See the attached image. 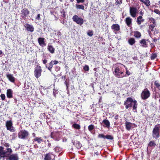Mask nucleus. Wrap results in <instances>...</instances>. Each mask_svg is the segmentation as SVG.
<instances>
[{
	"label": "nucleus",
	"instance_id": "7ed1b4c3",
	"mask_svg": "<svg viewBox=\"0 0 160 160\" xmlns=\"http://www.w3.org/2000/svg\"><path fill=\"white\" fill-rule=\"evenodd\" d=\"M160 128L159 124H158L155 126L152 132V136L153 138L157 139L159 137Z\"/></svg>",
	"mask_w": 160,
	"mask_h": 160
},
{
	"label": "nucleus",
	"instance_id": "052dcab7",
	"mask_svg": "<svg viewBox=\"0 0 160 160\" xmlns=\"http://www.w3.org/2000/svg\"><path fill=\"white\" fill-rule=\"evenodd\" d=\"M65 78H66V76H63L62 77V79H65Z\"/></svg>",
	"mask_w": 160,
	"mask_h": 160
},
{
	"label": "nucleus",
	"instance_id": "680f3d73",
	"mask_svg": "<svg viewBox=\"0 0 160 160\" xmlns=\"http://www.w3.org/2000/svg\"><path fill=\"white\" fill-rule=\"evenodd\" d=\"M117 4H120L122 3L121 1H120V2H118L117 1Z\"/></svg>",
	"mask_w": 160,
	"mask_h": 160
},
{
	"label": "nucleus",
	"instance_id": "20e7f679",
	"mask_svg": "<svg viewBox=\"0 0 160 160\" xmlns=\"http://www.w3.org/2000/svg\"><path fill=\"white\" fill-rule=\"evenodd\" d=\"M29 135L28 132L25 130H21L18 133V138H19L25 139H26Z\"/></svg>",
	"mask_w": 160,
	"mask_h": 160
},
{
	"label": "nucleus",
	"instance_id": "7c9ffc66",
	"mask_svg": "<svg viewBox=\"0 0 160 160\" xmlns=\"http://www.w3.org/2000/svg\"><path fill=\"white\" fill-rule=\"evenodd\" d=\"M134 36L137 38H139L141 36V33L138 31H136L134 33Z\"/></svg>",
	"mask_w": 160,
	"mask_h": 160
},
{
	"label": "nucleus",
	"instance_id": "393cba45",
	"mask_svg": "<svg viewBox=\"0 0 160 160\" xmlns=\"http://www.w3.org/2000/svg\"><path fill=\"white\" fill-rule=\"evenodd\" d=\"M132 21V19L130 17H127L126 18V23L127 24V25L128 26H129L131 24Z\"/></svg>",
	"mask_w": 160,
	"mask_h": 160
},
{
	"label": "nucleus",
	"instance_id": "9b49d317",
	"mask_svg": "<svg viewBox=\"0 0 160 160\" xmlns=\"http://www.w3.org/2000/svg\"><path fill=\"white\" fill-rule=\"evenodd\" d=\"M149 21L151 23L150 25V28L153 29L156 25V22L155 19L152 17L148 18Z\"/></svg>",
	"mask_w": 160,
	"mask_h": 160
},
{
	"label": "nucleus",
	"instance_id": "473e14b6",
	"mask_svg": "<svg viewBox=\"0 0 160 160\" xmlns=\"http://www.w3.org/2000/svg\"><path fill=\"white\" fill-rule=\"evenodd\" d=\"M76 7L77 9H82V10H84V6L82 5L76 4Z\"/></svg>",
	"mask_w": 160,
	"mask_h": 160
},
{
	"label": "nucleus",
	"instance_id": "bb28decb",
	"mask_svg": "<svg viewBox=\"0 0 160 160\" xmlns=\"http://www.w3.org/2000/svg\"><path fill=\"white\" fill-rule=\"evenodd\" d=\"M33 141L37 142L38 143L40 144L43 141V140L41 138L37 137H35L33 139Z\"/></svg>",
	"mask_w": 160,
	"mask_h": 160
},
{
	"label": "nucleus",
	"instance_id": "a878e982",
	"mask_svg": "<svg viewBox=\"0 0 160 160\" xmlns=\"http://www.w3.org/2000/svg\"><path fill=\"white\" fill-rule=\"evenodd\" d=\"M144 21V20L142 19V16L138 17L137 18V22L138 25L141 24V23Z\"/></svg>",
	"mask_w": 160,
	"mask_h": 160
},
{
	"label": "nucleus",
	"instance_id": "c03bdc74",
	"mask_svg": "<svg viewBox=\"0 0 160 160\" xmlns=\"http://www.w3.org/2000/svg\"><path fill=\"white\" fill-rule=\"evenodd\" d=\"M154 12H155L156 13L158 14L159 15H160V11H159L157 9H155L154 10Z\"/></svg>",
	"mask_w": 160,
	"mask_h": 160
},
{
	"label": "nucleus",
	"instance_id": "4c0bfd02",
	"mask_svg": "<svg viewBox=\"0 0 160 160\" xmlns=\"http://www.w3.org/2000/svg\"><path fill=\"white\" fill-rule=\"evenodd\" d=\"M105 138L108 139L112 140L113 139L112 136L110 135H106L105 136Z\"/></svg>",
	"mask_w": 160,
	"mask_h": 160
},
{
	"label": "nucleus",
	"instance_id": "423d86ee",
	"mask_svg": "<svg viewBox=\"0 0 160 160\" xmlns=\"http://www.w3.org/2000/svg\"><path fill=\"white\" fill-rule=\"evenodd\" d=\"M6 127L8 130L12 132L15 131V129L14 128L12 123L11 120L8 121L6 122Z\"/></svg>",
	"mask_w": 160,
	"mask_h": 160
},
{
	"label": "nucleus",
	"instance_id": "ddd939ff",
	"mask_svg": "<svg viewBox=\"0 0 160 160\" xmlns=\"http://www.w3.org/2000/svg\"><path fill=\"white\" fill-rule=\"evenodd\" d=\"M137 10L134 7H130V13L131 16L134 18L136 16Z\"/></svg>",
	"mask_w": 160,
	"mask_h": 160
},
{
	"label": "nucleus",
	"instance_id": "ea45409f",
	"mask_svg": "<svg viewBox=\"0 0 160 160\" xmlns=\"http://www.w3.org/2000/svg\"><path fill=\"white\" fill-rule=\"evenodd\" d=\"M94 128V126L93 125H90L88 127V129L89 131H91Z\"/></svg>",
	"mask_w": 160,
	"mask_h": 160
},
{
	"label": "nucleus",
	"instance_id": "0e129e2a",
	"mask_svg": "<svg viewBox=\"0 0 160 160\" xmlns=\"http://www.w3.org/2000/svg\"><path fill=\"white\" fill-rule=\"evenodd\" d=\"M2 51L0 50V55L2 54Z\"/></svg>",
	"mask_w": 160,
	"mask_h": 160
},
{
	"label": "nucleus",
	"instance_id": "2f4dec72",
	"mask_svg": "<svg viewBox=\"0 0 160 160\" xmlns=\"http://www.w3.org/2000/svg\"><path fill=\"white\" fill-rule=\"evenodd\" d=\"M133 109L136 110L137 108V103L136 100H134L133 103Z\"/></svg>",
	"mask_w": 160,
	"mask_h": 160
},
{
	"label": "nucleus",
	"instance_id": "c756f323",
	"mask_svg": "<svg viewBox=\"0 0 160 160\" xmlns=\"http://www.w3.org/2000/svg\"><path fill=\"white\" fill-rule=\"evenodd\" d=\"M140 1L144 3L147 6L150 5V2L149 0H140Z\"/></svg>",
	"mask_w": 160,
	"mask_h": 160
},
{
	"label": "nucleus",
	"instance_id": "338daca9",
	"mask_svg": "<svg viewBox=\"0 0 160 160\" xmlns=\"http://www.w3.org/2000/svg\"><path fill=\"white\" fill-rule=\"evenodd\" d=\"M117 117L118 116H116L115 117V118L116 119H117Z\"/></svg>",
	"mask_w": 160,
	"mask_h": 160
},
{
	"label": "nucleus",
	"instance_id": "0eeeda50",
	"mask_svg": "<svg viewBox=\"0 0 160 160\" xmlns=\"http://www.w3.org/2000/svg\"><path fill=\"white\" fill-rule=\"evenodd\" d=\"M150 94L149 91L147 88H145L142 92L141 98L143 99H146L150 97Z\"/></svg>",
	"mask_w": 160,
	"mask_h": 160
},
{
	"label": "nucleus",
	"instance_id": "603ef678",
	"mask_svg": "<svg viewBox=\"0 0 160 160\" xmlns=\"http://www.w3.org/2000/svg\"><path fill=\"white\" fill-rule=\"evenodd\" d=\"M55 34L57 35H58V36H59V35H61V32H60L58 31V32H56L55 33Z\"/></svg>",
	"mask_w": 160,
	"mask_h": 160
},
{
	"label": "nucleus",
	"instance_id": "dca6fc26",
	"mask_svg": "<svg viewBox=\"0 0 160 160\" xmlns=\"http://www.w3.org/2000/svg\"><path fill=\"white\" fill-rule=\"evenodd\" d=\"M44 40L45 38H39L38 39L39 44L42 47H44L46 45V44Z\"/></svg>",
	"mask_w": 160,
	"mask_h": 160
},
{
	"label": "nucleus",
	"instance_id": "4d7b16f0",
	"mask_svg": "<svg viewBox=\"0 0 160 160\" xmlns=\"http://www.w3.org/2000/svg\"><path fill=\"white\" fill-rule=\"evenodd\" d=\"M62 14V17L64 18H65L66 16L65 12H63Z\"/></svg>",
	"mask_w": 160,
	"mask_h": 160
},
{
	"label": "nucleus",
	"instance_id": "aec40b11",
	"mask_svg": "<svg viewBox=\"0 0 160 160\" xmlns=\"http://www.w3.org/2000/svg\"><path fill=\"white\" fill-rule=\"evenodd\" d=\"M47 49L52 54L54 53L55 52V48L51 44H48L47 46Z\"/></svg>",
	"mask_w": 160,
	"mask_h": 160
},
{
	"label": "nucleus",
	"instance_id": "774afa93",
	"mask_svg": "<svg viewBox=\"0 0 160 160\" xmlns=\"http://www.w3.org/2000/svg\"><path fill=\"white\" fill-rule=\"evenodd\" d=\"M74 0H70V1L71 2H73V1H74Z\"/></svg>",
	"mask_w": 160,
	"mask_h": 160
},
{
	"label": "nucleus",
	"instance_id": "79ce46f5",
	"mask_svg": "<svg viewBox=\"0 0 160 160\" xmlns=\"http://www.w3.org/2000/svg\"><path fill=\"white\" fill-rule=\"evenodd\" d=\"M53 65H56L58 63V62L56 60H52L51 61Z\"/></svg>",
	"mask_w": 160,
	"mask_h": 160
},
{
	"label": "nucleus",
	"instance_id": "3c124183",
	"mask_svg": "<svg viewBox=\"0 0 160 160\" xmlns=\"http://www.w3.org/2000/svg\"><path fill=\"white\" fill-rule=\"evenodd\" d=\"M77 1L78 3H79L80 2L83 3L84 2V0H77Z\"/></svg>",
	"mask_w": 160,
	"mask_h": 160
},
{
	"label": "nucleus",
	"instance_id": "6e6552de",
	"mask_svg": "<svg viewBox=\"0 0 160 160\" xmlns=\"http://www.w3.org/2000/svg\"><path fill=\"white\" fill-rule=\"evenodd\" d=\"M133 101H134L132 98H128L124 104L126 106V108L128 109L129 108H131L132 105Z\"/></svg>",
	"mask_w": 160,
	"mask_h": 160
},
{
	"label": "nucleus",
	"instance_id": "09e8293b",
	"mask_svg": "<svg viewBox=\"0 0 160 160\" xmlns=\"http://www.w3.org/2000/svg\"><path fill=\"white\" fill-rule=\"evenodd\" d=\"M35 19L37 20H40V14H38L37 16L36 17Z\"/></svg>",
	"mask_w": 160,
	"mask_h": 160
},
{
	"label": "nucleus",
	"instance_id": "bf43d9fd",
	"mask_svg": "<svg viewBox=\"0 0 160 160\" xmlns=\"http://www.w3.org/2000/svg\"><path fill=\"white\" fill-rule=\"evenodd\" d=\"M32 136L35 138V137H37L35 136L36 134L34 133H33L32 134Z\"/></svg>",
	"mask_w": 160,
	"mask_h": 160
},
{
	"label": "nucleus",
	"instance_id": "5fc2aeb1",
	"mask_svg": "<svg viewBox=\"0 0 160 160\" xmlns=\"http://www.w3.org/2000/svg\"><path fill=\"white\" fill-rule=\"evenodd\" d=\"M58 93V91L57 90H54L53 91V94L55 96H56V95Z\"/></svg>",
	"mask_w": 160,
	"mask_h": 160
},
{
	"label": "nucleus",
	"instance_id": "2eb2a0df",
	"mask_svg": "<svg viewBox=\"0 0 160 160\" xmlns=\"http://www.w3.org/2000/svg\"><path fill=\"white\" fill-rule=\"evenodd\" d=\"M111 28L113 30V32L115 33L120 29V26L118 24H113L111 26Z\"/></svg>",
	"mask_w": 160,
	"mask_h": 160
},
{
	"label": "nucleus",
	"instance_id": "69168bd1",
	"mask_svg": "<svg viewBox=\"0 0 160 160\" xmlns=\"http://www.w3.org/2000/svg\"><path fill=\"white\" fill-rule=\"evenodd\" d=\"M95 154H96V155H98V152H96L95 153Z\"/></svg>",
	"mask_w": 160,
	"mask_h": 160
},
{
	"label": "nucleus",
	"instance_id": "6e6d98bb",
	"mask_svg": "<svg viewBox=\"0 0 160 160\" xmlns=\"http://www.w3.org/2000/svg\"><path fill=\"white\" fill-rule=\"evenodd\" d=\"M64 83L66 85V87H67V88L68 89V82H67L66 81L65 82H64Z\"/></svg>",
	"mask_w": 160,
	"mask_h": 160
},
{
	"label": "nucleus",
	"instance_id": "b1692460",
	"mask_svg": "<svg viewBox=\"0 0 160 160\" xmlns=\"http://www.w3.org/2000/svg\"><path fill=\"white\" fill-rule=\"evenodd\" d=\"M53 64L51 61L48 64H46L45 65L46 67L51 72L52 68L53 67Z\"/></svg>",
	"mask_w": 160,
	"mask_h": 160
},
{
	"label": "nucleus",
	"instance_id": "13d9d810",
	"mask_svg": "<svg viewBox=\"0 0 160 160\" xmlns=\"http://www.w3.org/2000/svg\"><path fill=\"white\" fill-rule=\"evenodd\" d=\"M133 59L134 60H137L138 59H137V58L136 57H133Z\"/></svg>",
	"mask_w": 160,
	"mask_h": 160
},
{
	"label": "nucleus",
	"instance_id": "37998d69",
	"mask_svg": "<svg viewBox=\"0 0 160 160\" xmlns=\"http://www.w3.org/2000/svg\"><path fill=\"white\" fill-rule=\"evenodd\" d=\"M105 136L103 134H99L98 135V137L99 138H105Z\"/></svg>",
	"mask_w": 160,
	"mask_h": 160
},
{
	"label": "nucleus",
	"instance_id": "f8f14e48",
	"mask_svg": "<svg viewBox=\"0 0 160 160\" xmlns=\"http://www.w3.org/2000/svg\"><path fill=\"white\" fill-rule=\"evenodd\" d=\"M148 39H142L140 41V46L143 48H147L148 47Z\"/></svg>",
	"mask_w": 160,
	"mask_h": 160
},
{
	"label": "nucleus",
	"instance_id": "9d476101",
	"mask_svg": "<svg viewBox=\"0 0 160 160\" xmlns=\"http://www.w3.org/2000/svg\"><path fill=\"white\" fill-rule=\"evenodd\" d=\"M51 138L55 140L58 141L60 138L59 133L58 132H52L51 134Z\"/></svg>",
	"mask_w": 160,
	"mask_h": 160
},
{
	"label": "nucleus",
	"instance_id": "a211bd4d",
	"mask_svg": "<svg viewBox=\"0 0 160 160\" xmlns=\"http://www.w3.org/2000/svg\"><path fill=\"white\" fill-rule=\"evenodd\" d=\"M29 14V12L28 10L26 9H23L21 13V16L22 18H24L27 16Z\"/></svg>",
	"mask_w": 160,
	"mask_h": 160
},
{
	"label": "nucleus",
	"instance_id": "f704fd0d",
	"mask_svg": "<svg viewBox=\"0 0 160 160\" xmlns=\"http://www.w3.org/2000/svg\"><path fill=\"white\" fill-rule=\"evenodd\" d=\"M72 126L74 128L78 129H80L81 127L77 123H74L73 124Z\"/></svg>",
	"mask_w": 160,
	"mask_h": 160
},
{
	"label": "nucleus",
	"instance_id": "1a4fd4ad",
	"mask_svg": "<svg viewBox=\"0 0 160 160\" xmlns=\"http://www.w3.org/2000/svg\"><path fill=\"white\" fill-rule=\"evenodd\" d=\"M42 69L40 66H37L34 71V75L37 78H39L41 75Z\"/></svg>",
	"mask_w": 160,
	"mask_h": 160
},
{
	"label": "nucleus",
	"instance_id": "39448f33",
	"mask_svg": "<svg viewBox=\"0 0 160 160\" xmlns=\"http://www.w3.org/2000/svg\"><path fill=\"white\" fill-rule=\"evenodd\" d=\"M72 19L74 22L78 24L82 25L84 21L83 19L79 17L77 15L73 16Z\"/></svg>",
	"mask_w": 160,
	"mask_h": 160
},
{
	"label": "nucleus",
	"instance_id": "f03ea898",
	"mask_svg": "<svg viewBox=\"0 0 160 160\" xmlns=\"http://www.w3.org/2000/svg\"><path fill=\"white\" fill-rule=\"evenodd\" d=\"M121 64L120 66H116L115 67L114 71L113 72V74L114 75L118 78H122L124 77L123 71L122 70Z\"/></svg>",
	"mask_w": 160,
	"mask_h": 160
},
{
	"label": "nucleus",
	"instance_id": "cd10ccee",
	"mask_svg": "<svg viewBox=\"0 0 160 160\" xmlns=\"http://www.w3.org/2000/svg\"><path fill=\"white\" fill-rule=\"evenodd\" d=\"M135 42V40L133 38H130L128 40V42L131 45H132L134 44Z\"/></svg>",
	"mask_w": 160,
	"mask_h": 160
},
{
	"label": "nucleus",
	"instance_id": "a18cd8bd",
	"mask_svg": "<svg viewBox=\"0 0 160 160\" xmlns=\"http://www.w3.org/2000/svg\"><path fill=\"white\" fill-rule=\"evenodd\" d=\"M88 35L89 36H92L93 35L92 32V31H89L88 32Z\"/></svg>",
	"mask_w": 160,
	"mask_h": 160
},
{
	"label": "nucleus",
	"instance_id": "a19ab883",
	"mask_svg": "<svg viewBox=\"0 0 160 160\" xmlns=\"http://www.w3.org/2000/svg\"><path fill=\"white\" fill-rule=\"evenodd\" d=\"M155 85L158 88H159L160 87V83L157 81H156L155 82Z\"/></svg>",
	"mask_w": 160,
	"mask_h": 160
},
{
	"label": "nucleus",
	"instance_id": "8fccbe9b",
	"mask_svg": "<svg viewBox=\"0 0 160 160\" xmlns=\"http://www.w3.org/2000/svg\"><path fill=\"white\" fill-rule=\"evenodd\" d=\"M3 146L6 147L7 148H9L8 147H9V145L8 143H5L4 144H3Z\"/></svg>",
	"mask_w": 160,
	"mask_h": 160
},
{
	"label": "nucleus",
	"instance_id": "72a5a7b5",
	"mask_svg": "<svg viewBox=\"0 0 160 160\" xmlns=\"http://www.w3.org/2000/svg\"><path fill=\"white\" fill-rule=\"evenodd\" d=\"M121 66H122L124 67L126 69V74L128 76H129L131 74V72L128 71V69L125 66L123 65L122 64H121Z\"/></svg>",
	"mask_w": 160,
	"mask_h": 160
},
{
	"label": "nucleus",
	"instance_id": "e433bc0d",
	"mask_svg": "<svg viewBox=\"0 0 160 160\" xmlns=\"http://www.w3.org/2000/svg\"><path fill=\"white\" fill-rule=\"evenodd\" d=\"M157 55L156 53H152L151 56V59L152 60L154 59L157 57Z\"/></svg>",
	"mask_w": 160,
	"mask_h": 160
},
{
	"label": "nucleus",
	"instance_id": "864d4df0",
	"mask_svg": "<svg viewBox=\"0 0 160 160\" xmlns=\"http://www.w3.org/2000/svg\"><path fill=\"white\" fill-rule=\"evenodd\" d=\"M47 62L48 60L46 59H44L42 60L43 63L45 64V65L47 64L46 63Z\"/></svg>",
	"mask_w": 160,
	"mask_h": 160
},
{
	"label": "nucleus",
	"instance_id": "de8ad7c7",
	"mask_svg": "<svg viewBox=\"0 0 160 160\" xmlns=\"http://www.w3.org/2000/svg\"><path fill=\"white\" fill-rule=\"evenodd\" d=\"M60 67L59 66H55V71H56L57 72V71H59L60 70Z\"/></svg>",
	"mask_w": 160,
	"mask_h": 160
},
{
	"label": "nucleus",
	"instance_id": "c9c22d12",
	"mask_svg": "<svg viewBox=\"0 0 160 160\" xmlns=\"http://www.w3.org/2000/svg\"><path fill=\"white\" fill-rule=\"evenodd\" d=\"M156 145V143L154 141H150L148 144V146L150 147H155Z\"/></svg>",
	"mask_w": 160,
	"mask_h": 160
},
{
	"label": "nucleus",
	"instance_id": "4468645a",
	"mask_svg": "<svg viewBox=\"0 0 160 160\" xmlns=\"http://www.w3.org/2000/svg\"><path fill=\"white\" fill-rule=\"evenodd\" d=\"M24 26L28 31L33 32L34 31V28L32 25L26 23L24 24Z\"/></svg>",
	"mask_w": 160,
	"mask_h": 160
},
{
	"label": "nucleus",
	"instance_id": "6ab92c4d",
	"mask_svg": "<svg viewBox=\"0 0 160 160\" xmlns=\"http://www.w3.org/2000/svg\"><path fill=\"white\" fill-rule=\"evenodd\" d=\"M125 125L126 129L128 131H130L131 129L132 124L130 122L126 121Z\"/></svg>",
	"mask_w": 160,
	"mask_h": 160
},
{
	"label": "nucleus",
	"instance_id": "58836bf2",
	"mask_svg": "<svg viewBox=\"0 0 160 160\" xmlns=\"http://www.w3.org/2000/svg\"><path fill=\"white\" fill-rule=\"evenodd\" d=\"M83 69L86 71H88L89 70V67L87 65H85L83 67Z\"/></svg>",
	"mask_w": 160,
	"mask_h": 160
},
{
	"label": "nucleus",
	"instance_id": "5701e85b",
	"mask_svg": "<svg viewBox=\"0 0 160 160\" xmlns=\"http://www.w3.org/2000/svg\"><path fill=\"white\" fill-rule=\"evenodd\" d=\"M102 123H103L104 125L103 126L108 128H109L110 127V123L109 121L107 119H104L103 120Z\"/></svg>",
	"mask_w": 160,
	"mask_h": 160
},
{
	"label": "nucleus",
	"instance_id": "412c9836",
	"mask_svg": "<svg viewBox=\"0 0 160 160\" xmlns=\"http://www.w3.org/2000/svg\"><path fill=\"white\" fill-rule=\"evenodd\" d=\"M12 91L10 89H8L7 91V96L8 98H11L12 97Z\"/></svg>",
	"mask_w": 160,
	"mask_h": 160
},
{
	"label": "nucleus",
	"instance_id": "f3484780",
	"mask_svg": "<svg viewBox=\"0 0 160 160\" xmlns=\"http://www.w3.org/2000/svg\"><path fill=\"white\" fill-rule=\"evenodd\" d=\"M72 142L73 144V145L78 149L80 148L82 146V145L81 143L78 141H74L72 140Z\"/></svg>",
	"mask_w": 160,
	"mask_h": 160
},
{
	"label": "nucleus",
	"instance_id": "e2e57ef3",
	"mask_svg": "<svg viewBox=\"0 0 160 160\" xmlns=\"http://www.w3.org/2000/svg\"><path fill=\"white\" fill-rule=\"evenodd\" d=\"M51 146V144L50 143H48V147H50Z\"/></svg>",
	"mask_w": 160,
	"mask_h": 160
},
{
	"label": "nucleus",
	"instance_id": "f257e3e1",
	"mask_svg": "<svg viewBox=\"0 0 160 160\" xmlns=\"http://www.w3.org/2000/svg\"><path fill=\"white\" fill-rule=\"evenodd\" d=\"M12 152L11 148H7L6 150H4L3 147L0 146V159L3 158V160H4V158L6 157V160H19V158L17 154H11Z\"/></svg>",
	"mask_w": 160,
	"mask_h": 160
},
{
	"label": "nucleus",
	"instance_id": "49530a36",
	"mask_svg": "<svg viewBox=\"0 0 160 160\" xmlns=\"http://www.w3.org/2000/svg\"><path fill=\"white\" fill-rule=\"evenodd\" d=\"M0 97L1 98V99L2 100H4L5 98V94H1V95Z\"/></svg>",
	"mask_w": 160,
	"mask_h": 160
},
{
	"label": "nucleus",
	"instance_id": "c85d7f7f",
	"mask_svg": "<svg viewBox=\"0 0 160 160\" xmlns=\"http://www.w3.org/2000/svg\"><path fill=\"white\" fill-rule=\"evenodd\" d=\"M52 155L50 153H48L46 154L44 158L45 160H51L52 159Z\"/></svg>",
	"mask_w": 160,
	"mask_h": 160
},
{
	"label": "nucleus",
	"instance_id": "4be33fe9",
	"mask_svg": "<svg viewBox=\"0 0 160 160\" xmlns=\"http://www.w3.org/2000/svg\"><path fill=\"white\" fill-rule=\"evenodd\" d=\"M7 77L11 82H14L15 79L12 74H7Z\"/></svg>",
	"mask_w": 160,
	"mask_h": 160
}]
</instances>
